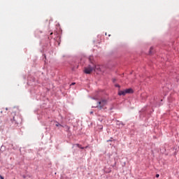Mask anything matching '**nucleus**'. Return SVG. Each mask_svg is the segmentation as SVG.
Listing matches in <instances>:
<instances>
[{
    "label": "nucleus",
    "mask_w": 179,
    "mask_h": 179,
    "mask_svg": "<svg viewBox=\"0 0 179 179\" xmlns=\"http://www.w3.org/2000/svg\"><path fill=\"white\" fill-rule=\"evenodd\" d=\"M106 104L107 101L106 100H102L101 101H97L94 108H97L99 110H101Z\"/></svg>",
    "instance_id": "f257e3e1"
},
{
    "label": "nucleus",
    "mask_w": 179,
    "mask_h": 179,
    "mask_svg": "<svg viewBox=\"0 0 179 179\" xmlns=\"http://www.w3.org/2000/svg\"><path fill=\"white\" fill-rule=\"evenodd\" d=\"M94 71V68L89 66L88 67L85 69V73L86 74H90L92 73V72H93Z\"/></svg>",
    "instance_id": "f03ea898"
},
{
    "label": "nucleus",
    "mask_w": 179,
    "mask_h": 179,
    "mask_svg": "<svg viewBox=\"0 0 179 179\" xmlns=\"http://www.w3.org/2000/svg\"><path fill=\"white\" fill-rule=\"evenodd\" d=\"M125 94H127V91L125 90L119 91V96H125Z\"/></svg>",
    "instance_id": "7ed1b4c3"
},
{
    "label": "nucleus",
    "mask_w": 179,
    "mask_h": 179,
    "mask_svg": "<svg viewBox=\"0 0 179 179\" xmlns=\"http://www.w3.org/2000/svg\"><path fill=\"white\" fill-rule=\"evenodd\" d=\"M126 94H131L133 93V90L131 88L126 89Z\"/></svg>",
    "instance_id": "20e7f679"
},
{
    "label": "nucleus",
    "mask_w": 179,
    "mask_h": 179,
    "mask_svg": "<svg viewBox=\"0 0 179 179\" xmlns=\"http://www.w3.org/2000/svg\"><path fill=\"white\" fill-rule=\"evenodd\" d=\"M94 68V71H101V69H100V66H99V65H96L94 67H93Z\"/></svg>",
    "instance_id": "39448f33"
},
{
    "label": "nucleus",
    "mask_w": 179,
    "mask_h": 179,
    "mask_svg": "<svg viewBox=\"0 0 179 179\" xmlns=\"http://www.w3.org/2000/svg\"><path fill=\"white\" fill-rule=\"evenodd\" d=\"M75 146H77L78 148H79L80 149H84L85 148L82 147V145L78 144V143L76 144Z\"/></svg>",
    "instance_id": "423d86ee"
},
{
    "label": "nucleus",
    "mask_w": 179,
    "mask_h": 179,
    "mask_svg": "<svg viewBox=\"0 0 179 179\" xmlns=\"http://www.w3.org/2000/svg\"><path fill=\"white\" fill-rule=\"evenodd\" d=\"M55 127H62V125L61 124H59V122H57V123L55 124Z\"/></svg>",
    "instance_id": "0eeeda50"
},
{
    "label": "nucleus",
    "mask_w": 179,
    "mask_h": 179,
    "mask_svg": "<svg viewBox=\"0 0 179 179\" xmlns=\"http://www.w3.org/2000/svg\"><path fill=\"white\" fill-rule=\"evenodd\" d=\"M152 50H153V48L151 47V48H150L149 54H152Z\"/></svg>",
    "instance_id": "6e6552de"
},
{
    "label": "nucleus",
    "mask_w": 179,
    "mask_h": 179,
    "mask_svg": "<svg viewBox=\"0 0 179 179\" xmlns=\"http://www.w3.org/2000/svg\"><path fill=\"white\" fill-rule=\"evenodd\" d=\"M159 177V174H157L156 175V178H158Z\"/></svg>",
    "instance_id": "1a4fd4ad"
},
{
    "label": "nucleus",
    "mask_w": 179,
    "mask_h": 179,
    "mask_svg": "<svg viewBox=\"0 0 179 179\" xmlns=\"http://www.w3.org/2000/svg\"><path fill=\"white\" fill-rule=\"evenodd\" d=\"M0 178H1V179H3V177L1 176H0Z\"/></svg>",
    "instance_id": "9d476101"
},
{
    "label": "nucleus",
    "mask_w": 179,
    "mask_h": 179,
    "mask_svg": "<svg viewBox=\"0 0 179 179\" xmlns=\"http://www.w3.org/2000/svg\"><path fill=\"white\" fill-rule=\"evenodd\" d=\"M115 87H120V85H115Z\"/></svg>",
    "instance_id": "9b49d317"
},
{
    "label": "nucleus",
    "mask_w": 179,
    "mask_h": 179,
    "mask_svg": "<svg viewBox=\"0 0 179 179\" xmlns=\"http://www.w3.org/2000/svg\"><path fill=\"white\" fill-rule=\"evenodd\" d=\"M71 85H76V83H73Z\"/></svg>",
    "instance_id": "f8f14e48"
},
{
    "label": "nucleus",
    "mask_w": 179,
    "mask_h": 179,
    "mask_svg": "<svg viewBox=\"0 0 179 179\" xmlns=\"http://www.w3.org/2000/svg\"><path fill=\"white\" fill-rule=\"evenodd\" d=\"M6 110H8V108H6Z\"/></svg>",
    "instance_id": "ddd939ff"
},
{
    "label": "nucleus",
    "mask_w": 179,
    "mask_h": 179,
    "mask_svg": "<svg viewBox=\"0 0 179 179\" xmlns=\"http://www.w3.org/2000/svg\"><path fill=\"white\" fill-rule=\"evenodd\" d=\"M50 35H52V33H51Z\"/></svg>",
    "instance_id": "4468645a"
},
{
    "label": "nucleus",
    "mask_w": 179,
    "mask_h": 179,
    "mask_svg": "<svg viewBox=\"0 0 179 179\" xmlns=\"http://www.w3.org/2000/svg\"><path fill=\"white\" fill-rule=\"evenodd\" d=\"M88 146H86L85 148H87Z\"/></svg>",
    "instance_id": "2eb2a0df"
}]
</instances>
